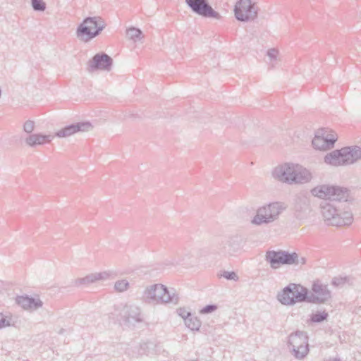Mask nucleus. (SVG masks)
Here are the masks:
<instances>
[{
  "instance_id": "nucleus-1",
  "label": "nucleus",
  "mask_w": 361,
  "mask_h": 361,
  "mask_svg": "<svg viewBox=\"0 0 361 361\" xmlns=\"http://www.w3.org/2000/svg\"><path fill=\"white\" fill-rule=\"evenodd\" d=\"M142 300L147 304L158 305L178 302V297L175 293H170L167 287L161 283L148 286L142 294Z\"/></svg>"
},
{
  "instance_id": "nucleus-2",
  "label": "nucleus",
  "mask_w": 361,
  "mask_h": 361,
  "mask_svg": "<svg viewBox=\"0 0 361 361\" xmlns=\"http://www.w3.org/2000/svg\"><path fill=\"white\" fill-rule=\"evenodd\" d=\"M321 212L325 223L329 226H342L350 225L353 216L350 211H343L334 203H325L321 206Z\"/></svg>"
},
{
  "instance_id": "nucleus-3",
  "label": "nucleus",
  "mask_w": 361,
  "mask_h": 361,
  "mask_svg": "<svg viewBox=\"0 0 361 361\" xmlns=\"http://www.w3.org/2000/svg\"><path fill=\"white\" fill-rule=\"evenodd\" d=\"M361 159V148L357 146L345 147L327 154L325 163L332 166L349 165Z\"/></svg>"
},
{
  "instance_id": "nucleus-4",
  "label": "nucleus",
  "mask_w": 361,
  "mask_h": 361,
  "mask_svg": "<svg viewBox=\"0 0 361 361\" xmlns=\"http://www.w3.org/2000/svg\"><path fill=\"white\" fill-rule=\"evenodd\" d=\"M285 209L284 204L279 202L265 204L257 209L251 223L257 226L269 224L276 221Z\"/></svg>"
},
{
  "instance_id": "nucleus-5",
  "label": "nucleus",
  "mask_w": 361,
  "mask_h": 361,
  "mask_svg": "<svg viewBox=\"0 0 361 361\" xmlns=\"http://www.w3.org/2000/svg\"><path fill=\"white\" fill-rule=\"evenodd\" d=\"M105 26L101 17H87L77 28V37L83 42H89L98 36Z\"/></svg>"
},
{
  "instance_id": "nucleus-6",
  "label": "nucleus",
  "mask_w": 361,
  "mask_h": 361,
  "mask_svg": "<svg viewBox=\"0 0 361 361\" xmlns=\"http://www.w3.org/2000/svg\"><path fill=\"white\" fill-rule=\"evenodd\" d=\"M313 196L335 202H347L349 199V190L343 187L321 185L311 190Z\"/></svg>"
},
{
  "instance_id": "nucleus-7",
  "label": "nucleus",
  "mask_w": 361,
  "mask_h": 361,
  "mask_svg": "<svg viewBox=\"0 0 361 361\" xmlns=\"http://www.w3.org/2000/svg\"><path fill=\"white\" fill-rule=\"evenodd\" d=\"M113 314L120 317L128 326H135L136 323H141L144 321L141 308L133 304L121 305L115 307V313Z\"/></svg>"
},
{
  "instance_id": "nucleus-8",
  "label": "nucleus",
  "mask_w": 361,
  "mask_h": 361,
  "mask_svg": "<svg viewBox=\"0 0 361 361\" xmlns=\"http://www.w3.org/2000/svg\"><path fill=\"white\" fill-rule=\"evenodd\" d=\"M288 344L293 355L298 359L304 358L309 352L308 337L307 333L297 331L288 337Z\"/></svg>"
},
{
  "instance_id": "nucleus-9",
  "label": "nucleus",
  "mask_w": 361,
  "mask_h": 361,
  "mask_svg": "<svg viewBox=\"0 0 361 361\" xmlns=\"http://www.w3.org/2000/svg\"><path fill=\"white\" fill-rule=\"evenodd\" d=\"M234 13L238 20L249 22L257 18L258 8L251 0H238L234 7Z\"/></svg>"
},
{
  "instance_id": "nucleus-10",
  "label": "nucleus",
  "mask_w": 361,
  "mask_h": 361,
  "mask_svg": "<svg viewBox=\"0 0 361 361\" xmlns=\"http://www.w3.org/2000/svg\"><path fill=\"white\" fill-rule=\"evenodd\" d=\"M296 255L284 250H268L265 255V260L271 268L279 269L281 265H292L295 262Z\"/></svg>"
},
{
  "instance_id": "nucleus-11",
  "label": "nucleus",
  "mask_w": 361,
  "mask_h": 361,
  "mask_svg": "<svg viewBox=\"0 0 361 361\" xmlns=\"http://www.w3.org/2000/svg\"><path fill=\"white\" fill-rule=\"evenodd\" d=\"M337 140V135L332 130L319 129L312 141L314 148L327 150L332 148Z\"/></svg>"
},
{
  "instance_id": "nucleus-12",
  "label": "nucleus",
  "mask_w": 361,
  "mask_h": 361,
  "mask_svg": "<svg viewBox=\"0 0 361 361\" xmlns=\"http://www.w3.org/2000/svg\"><path fill=\"white\" fill-rule=\"evenodd\" d=\"M185 1L191 11L198 16L215 19L221 18L220 14L213 9L207 0H185Z\"/></svg>"
},
{
  "instance_id": "nucleus-13",
  "label": "nucleus",
  "mask_w": 361,
  "mask_h": 361,
  "mask_svg": "<svg viewBox=\"0 0 361 361\" xmlns=\"http://www.w3.org/2000/svg\"><path fill=\"white\" fill-rule=\"evenodd\" d=\"M117 276V272L114 270L105 271L100 273H93L86 276L85 277L74 280L73 285L79 287L82 285H89L97 281L114 279Z\"/></svg>"
},
{
  "instance_id": "nucleus-14",
  "label": "nucleus",
  "mask_w": 361,
  "mask_h": 361,
  "mask_svg": "<svg viewBox=\"0 0 361 361\" xmlns=\"http://www.w3.org/2000/svg\"><path fill=\"white\" fill-rule=\"evenodd\" d=\"M331 291L326 285L315 281L312 285V291L310 292L309 302L324 303L331 298Z\"/></svg>"
},
{
  "instance_id": "nucleus-15",
  "label": "nucleus",
  "mask_w": 361,
  "mask_h": 361,
  "mask_svg": "<svg viewBox=\"0 0 361 361\" xmlns=\"http://www.w3.org/2000/svg\"><path fill=\"white\" fill-rule=\"evenodd\" d=\"M113 64V59L105 53L95 54L88 62L87 70L93 72L97 70L109 71Z\"/></svg>"
},
{
  "instance_id": "nucleus-16",
  "label": "nucleus",
  "mask_w": 361,
  "mask_h": 361,
  "mask_svg": "<svg viewBox=\"0 0 361 361\" xmlns=\"http://www.w3.org/2000/svg\"><path fill=\"white\" fill-rule=\"evenodd\" d=\"M294 164L286 163L276 166L272 171L274 179L282 183L292 184Z\"/></svg>"
},
{
  "instance_id": "nucleus-17",
  "label": "nucleus",
  "mask_w": 361,
  "mask_h": 361,
  "mask_svg": "<svg viewBox=\"0 0 361 361\" xmlns=\"http://www.w3.org/2000/svg\"><path fill=\"white\" fill-rule=\"evenodd\" d=\"M92 126L90 122H79L68 125L57 131L55 135L58 137H67L78 132H87L92 130Z\"/></svg>"
},
{
  "instance_id": "nucleus-18",
  "label": "nucleus",
  "mask_w": 361,
  "mask_h": 361,
  "mask_svg": "<svg viewBox=\"0 0 361 361\" xmlns=\"http://www.w3.org/2000/svg\"><path fill=\"white\" fill-rule=\"evenodd\" d=\"M16 302L24 310L34 312L42 307L43 302L39 297L32 298L28 295H20L16 298Z\"/></svg>"
},
{
  "instance_id": "nucleus-19",
  "label": "nucleus",
  "mask_w": 361,
  "mask_h": 361,
  "mask_svg": "<svg viewBox=\"0 0 361 361\" xmlns=\"http://www.w3.org/2000/svg\"><path fill=\"white\" fill-rule=\"evenodd\" d=\"M312 178L309 170L299 164H294L292 184H304L310 182Z\"/></svg>"
},
{
  "instance_id": "nucleus-20",
  "label": "nucleus",
  "mask_w": 361,
  "mask_h": 361,
  "mask_svg": "<svg viewBox=\"0 0 361 361\" xmlns=\"http://www.w3.org/2000/svg\"><path fill=\"white\" fill-rule=\"evenodd\" d=\"M243 238L238 235H233L229 237L224 246V252L229 255H233L243 247Z\"/></svg>"
},
{
  "instance_id": "nucleus-21",
  "label": "nucleus",
  "mask_w": 361,
  "mask_h": 361,
  "mask_svg": "<svg viewBox=\"0 0 361 361\" xmlns=\"http://www.w3.org/2000/svg\"><path fill=\"white\" fill-rule=\"evenodd\" d=\"M53 137L54 136L51 135L34 133L25 137V142L30 147H35L39 145H43L45 143H49Z\"/></svg>"
},
{
  "instance_id": "nucleus-22",
  "label": "nucleus",
  "mask_w": 361,
  "mask_h": 361,
  "mask_svg": "<svg viewBox=\"0 0 361 361\" xmlns=\"http://www.w3.org/2000/svg\"><path fill=\"white\" fill-rule=\"evenodd\" d=\"M195 263V259L190 252H185L182 255L170 261L171 265H182L186 268L193 267Z\"/></svg>"
},
{
  "instance_id": "nucleus-23",
  "label": "nucleus",
  "mask_w": 361,
  "mask_h": 361,
  "mask_svg": "<svg viewBox=\"0 0 361 361\" xmlns=\"http://www.w3.org/2000/svg\"><path fill=\"white\" fill-rule=\"evenodd\" d=\"M278 300L283 305H293L295 303L293 283L285 287L281 293L278 295Z\"/></svg>"
},
{
  "instance_id": "nucleus-24",
  "label": "nucleus",
  "mask_w": 361,
  "mask_h": 361,
  "mask_svg": "<svg viewBox=\"0 0 361 361\" xmlns=\"http://www.w3.org/2000/svg\"><path fill=\"white\" fill-rule=\"evenodd\" d=\"M293 292H294L295 301L297 302H309L310 291L300 285L293 283Z\"/></svg>"
},
{
  "instance_id": "nucleus-25",
  "label": "nucleus",
  "mask_w": 361,
  "mask_h": 361,
  "mask_svg": "<svg viewBox=\"0 0 361 361\" xmlns=\"http://www.w3.org/2000/svg\"><path fill=\"white\" fill-rule=\"evenodd\" d=\"M185 324L192 331H198L201 326L200 320L192 314L189 318L185 319Z\"/></svg>"
},
{
  "instance_id": "nucleus-26",
  "label": "nucleus",
  "mask_w": 361,
  "mask_h": 361,
  "mask_svg": "<svg viewBox=\"0 0 361 361\" xmlns=\"http://www.w3.org/2000/svg\"><path fill=\"white\" fill-rule=\"evenodd\" d=\"M126 35L130 39L137 42L143 37L141 30L135 27H131L126 30Z\"/></svg>"
},
{
  "instance_id": "nucleus-27",
  "label": "nucleus",
  "mask_w": 361,
  "mask_h": 361,
  "mask_svg": "<svg viewBox=\"0 0 361 361\" xmlns=\"http://www.w3.org/2000/svg\"><path fill=\"white\" fill-rule=\"evenodd\" d=\"M329 314L326 311H317L312 313L310 319L312 322L320 323L327 319Z\"/></svg>"
},
{
  "instance_id": "nucleus-28",
  "label": "nucleus",
  "mask_w": 361,
  "mask_h": 361,
  "mask_svg": "<svg viewBox=\"0 0 361 361\" xmlns=\"http://www.w3.org/2000/svg\"><path fill=\"white\" fill-rule=\"evenodd\" d=\"M130 284L126 279L118 280L114 284V289L117 292H124L129 288Z\"/></svg>"
},
{
  "instance_id": "nucleus-29",
  "label": "nucleus",
  "mask_w": 361,
  "mask_h": 361,
  "mask_svg": "<svg viewBox=\"0 0 361 361\" xmlns=\"http://www.w3.org/2000/svg\"><path fill=\"white\" fill-rule=\"evenodd\" d=\"M12 325L11 317L0 313V329Z\"/></svg>"
},
{
  "instance_id": "nucleus-30",
  "label": "nucleus",
  "mask_w": 361,
  "mask_h": 361,
  "mask_svg": "<svg viewBox=\"0 0 361 361\" xmlns=\"http://www.w3.org/2000/svg\"><path fill=\"white\" fill-rule=\"evenodd\" d=\"M31 4L35 11H44L46 9V4L43 0H31Z\"/></svg>"
},
{
  "instance_id": "nucleus-31",
  "label": "nucleus",
  "mask_w": 361,
  "mask_h": 361,
  "mask_svg": "<svg viewBox=\"0 0 361 361\" xmlns=\"http://www.w3.org/2000/svg\"><path fill=\"white\" fill-rule=\"evenodd\" d=\"M350 283V278L348 276H338L335 277L332 280V285L334 286H341L345 283Z\"/></svg>"
},
{
  "instance_id": "nucleus-32",
  "label": "nucleus",
  "mask_w": 361,
  "mask_h": 361,
  "mask_svg": "<svg viewBox=\"0 0 361 361\" xmlns=\"http://www.w3.org/2000/svg\"><path fill=\"white\" fill-rule=\"evenodd\" d=\"M221 276L227 280H233L234 281H237L239 279L234 271H224Z\"/></svg>"
},
{
  "instance_id": "nucleus-33",
  "label": "nucleus",
  "mask_w": 361,
  "mask_h": 361,
  "mask_svg": "<svg viewBox=\"0 0 361 361\" xmlns=\"http://www.w3.org/2000/svg\"><path fill=\"white\" fill-rule=\"evenodd\" d=\"M154 346V344L152 343H144L140 345V355H149V349L152 348Z\"/></svg>"
},
{
  "instance_id": "nucleus-34",
  "label": "nucleus",
  "mask_w": 361,
  "mask_h": 361,
  "mask_svg": "<svg viewBox=\"0 0 361 361\" xmlns=\"http://www.w3.org/2000/svg\"><path fill=\"white\" fill-rule=\"evenodd\" d=\"M35 129V122L31 120H28L25 122L23 125V130L28 134H31V133Z\"/></svg>"
},
{
  "instance_id": "nucleus-35",
  "label": "nucleus",
  "mask_w": 361,
  "mask_h": 361,
  "mask_svg": "<svg viewBox=\"0 0 361 361\" xmlns=\"http://www.w3.org/2000/svg\"><path fill=\"white\" fill-rule=\"evenodd\" d=\"M217 310V306L216 305H207L204 307L201 310L200 313L202 314H209L214 312Z\"/></svg>"
},
{
  "instance_id": "nucleus-36",
  "label": "nucleus",
  "mask_w": 361,
  "mask_h": 361,
  "mask_svg": "<svg viewBox=\"0 0 361 361\" xmlns=\"http://www.w3.org/2000/svg\"><path fill=\"white\" fill-rule=\"evenodd\" d=\"M279 51L276 49H270L267 51V56L271 61L276 60L278 56Z\"/></svg>"
},
{
  "instance_id": "nucleus-37",
  "label": "nucleus",
  "mask_w": 361,
  "mask_h": 361,
  "mask_svg": "<svg viewBox=\"0 0 361 361\" xmlns=\"http://www.w3.org/2000/svg\"><path fill=\"white\" fill-rule=\"evenodd\" d=\"M178 314L184 319V322L185 321V319L189 318L192 315V314L189 312H188L184 308H179L178 310Z\"/></svg>"
},
{
  "instance_id": "nucleus-38",
  "label": "nucleus",
  "mask_w": 361,
  "mask_h": 361,
  "mask_svg": "<svg viewBox=\"0 0 361 361\" xmlns=\"http://www.w3.org/2000/svg\"><path fill=\"white\" fill-rule=\"evenodd\" d=\"M291 254H294L296 255V257L295 259V262L293 263V264L298 265V264H305L306 263V259L305 257H300L299 258L298 255L296 252H292Z\"/></svg>"
},
{
  "instance_id": "nucleus-39",
  "label": "nucleus",
  "mask_w": 361,
  "mask_h": 361,
  "mask_svg": "<svg viewBox=\"0 0 361 361\" xmlns=\"http://www.w3.org/2000/svg\"><path fill=\"white\" fill-rule=\"evenodd\" d=\"M332 361H341L339 358H334Z\"/></svg>"
}]
</instances>
